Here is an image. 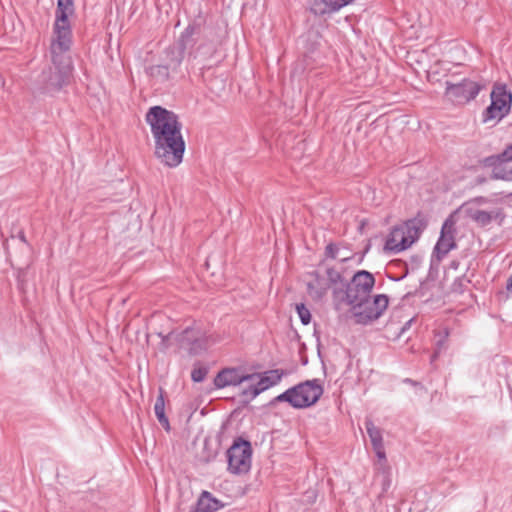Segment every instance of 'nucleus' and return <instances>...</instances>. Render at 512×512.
Masks as SVG:
<instances>
[{"mask_svg": "<svg viewBox=\"0 0 512 512\" xmlns=\"http://www.w3.org/2000/svg\"><path fill=\"white\" fill-rule=\"evenodd\" d=\"M154 138L155 157L165 166L177 167L183 160L186 144L179 116L162 106H152L145 116Z\"/></svg>", "mask_w": 512, "mask_h": 512, "instance_id": "f257e3e1", "label": "nucleus"}, {"mask_svg": "<svg viewBox=\"0 0 512 512\" xmlns=\"http://www.w3.org/2000/svg\"><path fill=\"white\" fill-rule=\"evenodd\" d=\"M189 34L187 43V61L201 64L200 69H210L223 42L222 30L219 26L208 22L207 16L201 11L183 30Z\"/></svg>", "mask_w": 512, "mask_h": 512, "instance_id": "f03ea898", "label": "nucleus"}, {"mask_svg": "<svg viewBox=\"0 0 512 512\" xmlns=\"http://www.w3.org/2000/svg\"><path fill=\"white\" fill-rule=\"evenodd\" d=\"M427 224V217L419 211L415 217L393 226L385 238L381 236L371 238L361 256H365L372 244L381 246L382 251L386 254L401 253L410 248L420 238Z\"/></svg>", "mask_w": 512, "mask_h": 512, "instance_id": "7ed1b4c3", "label": "nucleus"}, {"mask_svg": "<svg viewBox=\"0 0 512 512\" xmlns=\"http://www.w3.org/2000/svg\"><path fill=\"white\" fill-rule=\"evenodd\" d=\"M375 279L373 275L365 270L358 271L344 288H334V298L351 305L359 300L365 299L371 293Z\"/></svg>", "mask_w": 512, "mask_h": 512, "instance_id": "20e7f679", "label": "nucleus"}, {"mask_svg": "<svg viewBox=\"0 0 512 512\" xmlns=\"http://www.w3.org/2000/svg\"><path fill=\"white\" fill-rule=\"evenodd\" d=\"M490 99V105L482 112L481 122L495 125L510 112L512 94L505 85L495 84L490 93Z\"/></svg>", "mask_w": 512, "mask_h": 512, "instance_id": "39448f33", "label": "nucleus"}, {"mask_svg": "<svg viewBox=\"0 0 512 512\" xmlns=\"http://www.w3.org/2000/svg\"><path fill=\"white\" fill-rule=\"evenodd\" d=\"M252 452L249 440L241 436L236 437L226 451L228 471L235 475L248 473L251 469Z\"/></svg>", "mask_w": 512, "mask_h": 512, "instance_id": "423d86ee", "label": "nucleus"}, {"mask_svg": "<svg viewBox=\"0 0 512 512\" xmlns=\"http://www.w3.org/2000/svg\"><path fill=\"white\" fill-rule=\"evenodd\" d=\"M389 304V298L385 294H378L371 297H365L363 300H359L351 304L353 315L356 322L359 324L367 325L383 314Z\"/></svg>", "mask_w": 512, "mask_h": 512, "instance_id": "0eeeda50", "label": "nucleus"}, {"mask_svg": "<svg viewBox=\"0 0 512 512\" xmlns=\"http://www.w3.org/2000/svg\"><path fill=\"white\" fill-rule=\"evenodd\" d=\"M55 38L51 42L50 52L53 68L71 75L72 59L68 52L72 44V31L53 30Z\"/></svg>", "mask_w": 512, "mask_h": 512, "instance_id": "6e6552de", "label": "nucleus"}, {"mask_svg": "<svg viewBox=\"0 0 512 512\" xmlns=\"http://www.w3.org/2000/svg\"><path fill=\"white\" fill-rule=\"evenodd\" d=\"M255 374H257L255 377V380L257 379V381H252L251 384L247 388L243 389L240 393V396L242 397L241 402L243 404H248L260 393L278 384L285 372L282 369H273L263 373L256 372Z\"/></svg>", "mask_w": 512, "mask_h": 512, "instance_id": "1a4fd4ad", "label": "nucleus"}, {"mask_svg": "<svg viewBox=\"0 0 512 512\" xmlns=\"http://www.w3.org/2000/svg\"><path fill=\"white\" fill-rule=\"evenodd\" d=\"M292 388H296L294 397L295 409H303L313 406L321 398L324 389L319 379L306 380Z\"/></svg>", "mask_w": 512, "mask_h": 512, "instance_id": "9d476101", "label": "nucleus"}, {"mask_svg": "<svg viewBox=\"0 0 512 512\" xmlns=\"http://www.w3.org/2000/svg\"><path fill=\"white\" fill-rule=\"evenodd\" d=\"M189 34L181 32L179 37L168 47L163 50V60L164 64L171 69L172 73H177L181 64L185 59V55H187V43H188Z\"/></svg>", "mask_w": 512, "mask_h": 512, "instance_id": "9b49d317", "label": "nucleus"}, {"mask_svg": "<svg viewBox=\"0 0 512 512\" xmlns=\"http://www.w3.org/2000/svg\"><path fill=\"white\" fill-rule=\"evenodd\" d=\"M257 374H248L243 366L225 367L214 377L213 384L216 389L228 386H238L243 382L255 381Z\"/></svg>", "mask_w": 512, "mask_h": 512, "instance_id": "f8f14e48", "label": "nucleus"}, {"mask_svg": "<svg viewBox=\"0 0 512 512\" xmlns=\"http://www.w3.org/2000/svg\"><path fill=\"white\" fill-rule=\"evenodd\" d=\"M486 202L487 200L485 198H478L464 204L462 210L467 214L469 218H471L480 226H487L498 218L502 219L503 217L500 209H492L486 211L479 207Z\"/></svg>", "mask_w": 512, "mask_h": 512, "instance_id": "ddd939ff", "label": "nucleus"}, {"mask_svg": "<svg viewBox=\"0 0 512 512\" xmlns=\"http://www.w3.org/2000/svg\"><path fill=\"white\" fill-rule=\"evenodd\" d=\"M480 89L479 84L469 79L460 82L450 81V100L458 105L466 104L476 98Z\"/></svg>", "mask_w": 512, "mask_h": 512, "instance_id": "4468645a", "label": "nucleus"}, {"mask_svg": "<svg viewBox=\"0 0 512 512\" xmlns=\"http://www.w3.org/2000/svg\"><path fill=\"white\" fill-rule=\"evenodd\" d=\"M41 82L46 92L59 91L69 81L70 74L55 70L53 67L44 69L41 73Z\"/></svg>", "mask_w": 512, "mask_h": 512, "instance_id": "2eb2a0df", "label": "nucleus"}, {"mask_svg": "<svg viewBox=\"0 0 512 512\" xmlns=\"http://www.w3.org/2000/svg\"><path fill=\"white\" fill-rule=\"evenodd\" d=\"M74 11V0H57L56 19L53 30L65 29L72 31L69 16L74 14Z\"/></svg>", "mask_w": 512, "mask_h": 512, "instance_id": "dca6fc26", "label": "nucleus"}, {"mask_svg": "<svg viewBox=\"0 0 512 512\" xmlns=\"http://www.w3.org/2000/svg\"><path fill=\"white\" fill-rule=\"evenodd\" d=\"M323 273V269L319 267L307 273L313 278V281L307 283V292L315 300L322 299L329 289V283L323 277Z\"/></svg>", "mask_w": 512, "mask_h": 512, "instance_id": "f3484780", "label": "nucleus"}, {"mask_svg": "<svg viewBox=\"0 0 512 512\" xmlns=\"http://www.w3.org/2000/svg\"><path fill=\"white\" fill-rule=\"evenodd\" d=\"M497 179L512 180V144L501 154L500 162L493 169Z\"/></svg>", "mask_w": 512, "mask_h": 512, "instance_id": "a211bd4d", "label": "nucleus"}, {"mask_svg": "<svg viewBox=\"0 0 512 512\" xmlns=\"http://www.w3.org/2000/svg\"><path fill=\"white\" fill-rule=\"evenodd\" d=\"M223 503L217 498L213 497L208 491H203L196 504L191 507L190 512H214L222 508Z\"/></svg>", "mask_w": 512, "mask_h": 512, "instance_id": "6ab92c4d", "label": "nucleus"}, {"mask_svg": "<svg viewBox=\"0 0 512 512\" xmlns=\"http://www.w3.org/2000/svg\"><path fill=\"white\" fill-rule=\"evenodd\" d=\"M470 281L465 277H457L450 289V297H462L463 304L470 306L472 303V294L469 290Z\"/></svg>", "mask_w": 512, "mask_h": 512, "instance_id": "aec40b11", "label": "nucleus"}, {"mask_svg": "<svg viewBox=\"0 0 512 512\" xmlns=\"http://www.w3.org/2000/svg\"><path fill=\"white\" fill-rule=\"evenodd\" d=\"M158 391L159 394L154 405V412L160 425L164 428L165 431L169 432L171 427L168 417L165 414V391L162 387H159Z\"/></svg>", "mask_w": 512, "mask_h": 512, "instance_id": "412c9836", "label": "nucleus"}, {"mask_svg": "<svg viewBox=\"0 0 512 512\" xmlns=\"http://www.w3.org/2000/svg\"><path fill=\"white\" fill-rule=\"evenodd\" d=\"M146 74L157 82L165 83L171 79V69L166 64L151 65L146 67Z\"/></svg>", "mask_w": 512, "mask_h": 512, "instance_id": "4be33fe9", "label": "nucleus"}, {"mask_svg": "<svg viewBox=\"0 0 512 512\" xmlns=\"http://www.w3.org/2000/svg\"><path fill=\"white\" fill-rule=\"evenodd\" d=\"M319 268L323 269L324 274L327 276L326 281H327V283H329V288L332 285H336L338 283H340L342 285L341 288H344V285H346V282L344 281V278L342 277L341 272L339 270L335 269L334 267L329 266L326 263L325 259L319 263Z\"/></svg>", "mask_w": 512, "mask_h": 512, "instance_id": "5701e85b", "label": "nucleus"}, {"mask_svg": "<svg viewBox=\"0 0 512 512\" xmlns=\"http://www.w3.org/2000/svg\"><path fill=\"white\" fill-rule=\"evenodd\" d=\"M448 338V326H444L439 331H435L434 334V352L432 353L430 357V363L433 365L438 358L441 351L445 348V344L447 342Z\"/></svg>", "mask_w": 512, "mask_h": 512, "instance_id": "b1692460", "label": "nucleus"}, {"mask_svg": "<svg viewBox=\"0 0 512 512\" xmlns=\"http://www.w3.org/2000/svg\"><path fill=\"white\" fill-rule=\"evenodd\" d=\"M203 331L199 328L187 327L176 335V342L180 349L185 350L190 343Z\"/></svg>", "mask_w": 512, "mask_h": 512, "instance_id": "393cba45", "label": "nucleus"}, {"mask_svg": "<svg viewBox=\"0 0 512 512\" xmlns=\"http://www.w3.org/2000/svg\"><path fill=\"white\" fill-rule=\"evenodd\" d=\"M446 254H448V218L443 221L440 238L433 249L432 256Z\"/></svg>", "mask_w": 512, "mask_h": 512, "instance_id": "a878e982", "label": "nucleus"}, {"mask_svg": "<svg viewBox=\"0 0 512 512\" xmlns=\"http://www.w3.org/2000/svg\"><path fill=\"white\" fill-rule=\"evenodd\" d=\"M365 428L373 448L379 449L381 445H384L382 431L374 425L372 420L367 419L365 421Z\"/></svg>", "mask_w": 512, "mask_h": 512, "instance_id": "bb28decb", "label": "nucleus"}, {"mask_svg": "<svg viewBox=\"0 0 512 512\" xmlns=\"http://www.w3.org/2000/svg\"><path fill=\"white\" fill-rule=\"evenodd\" d=\"M207 349V337L204 332L199 334L185 349L190 356L201 354Z\"/></svg>", "mask_w": 512, "mask_h": 512, "instance_id": "cd10ccee", "label": "nucleus"}, {"mask_svg": "<svg viewBox=\"0 0 512 512\" xmlns=\"http://www.w3.org/2000/svg\"><path fill=\"white\" fill-rule=\"evenodd\" d=\"M310 11L317 16H323L325 14L335 12L332 11V5L328 3V0H313Z\"/></svg>", "mask_w": 512, "mask_h": 512, "instance_id": "c85d7f7f", "label": "nucleus"}, {"mask_svg": "<svg viewBox=\"0 0 512 512\" xmlns=\"http://www.w3.org/2000/svg\"><path fill=\"white\" fill-rule=\"evenodd\" d=\"M295 394H296V388L290 387L289 389H287L283 393H281L278 396H276L275 398H273L270 401L269 405L273 406L277 402H287L290 406L295 408V403H296V401L294 399V397L296 396Z\"/></svg>", "mask_w": 512, "mask_h": 512, "instance_id": "c756f323", "label": "nucleus"}, {"mask_svg": "<svg viewBox=\"0 0 512 512\" xmlns=\"http://www.w3.org/2000/svg\"><path fill=\"white\" fill-rule=\"evenodd\" d=\"M209 372V367L206 365H202L199 361H197L193 369L191 371V379L193 382L200 383L205 380L207 374Z\"/></svg>", "mask_w": 512, "mask_h": 512, "instance_id": "7c9ffc66", "label": "nucleus"}, {"mask_svg": "<svg viewBox=\"0 0 512 512\" xmlns=\"http://www.w3.org/2000/svg\"><path fill=\"white\" fill-rule=\"evenodd\" d=\"M507 431V425L505 422L501 421L491 425L488 428L487 436L491 439H501L504 437Z\"/></svg>", "mask_w": 512, "mask_h": 512, "instance_id": "2f4dec72", "label": "nucleus"}, {"mask_svg": "<svg viewBox=\"0 0 512 512\" xmlns=\"http://www.w3.org/2000/svg\"><path fill=\"white\" fill-rule=\"evenodd\" d=\"M296 311L303 325H308L311 322V313L305 304H297Z\"/></svg>", "mask_w": 512, "mask_h": 512, "instance_id": "473e14b6", "label": "nucleus"}, {"mask_svg": "<svg viewBox=\"0 0 512 512\" xmlns=\"http://www.w3.org/2000/svg\"><path fill=\"white\" fill-rule=\"evenodd\" d=\"M452 50L455 52V56L453 57V60H450V63L452 62L455 65H460L466 59L465 49L459 43H456L452 47Z\"/></svg>", "mask_w": 512, "mask_h": 512, "instance_id": "72a5a7b5", "label": "nucleus"}, {"mask_svg": "<svg viewBox=\"0 0 512 512\" xmlns=\"http://www.w3.org/2000/svg\"><path fill=\"white\" fill-rule=\"evenodd\" d=\"M10 241L13 242V243H18V244H20L22 246H26L27 245L25 234H24L23 230L18 231L17 236L12 235L10 240H6V242L4 243V248H5V252L7 254H10V251H9V242Z\"/></svg>", "mask_w": 512, "mask_h": 512, "instance_id": "f704fd0d", "label": "nucleus"}, {"mask_svg": "<svg viewBox=\"0 0 512 512\" xmlns=\"http://www.w3.org/2000/svg\"><path fill=\"white\" fill-rule=\"evenodd\" d=\"M511 293H512V274L510 275V277L507 280L506 292H503V291L498 292V294H497L498 300L504 301V302L507 301L509 299Z\"/></svg>", "mask_w": 512, "mask_h": 512, "instance_id": "c9c22d12", "label": "nucleus"}, {"mask_svg": "<svg viewBox=\"0 0 512 512\" xmlns=\"http://www.w3.org/2000/svg\"><path fill=\"white\" fill-rule=\"evenodd\" d=\"M354 0H328V3L332 5V11H338L344 6L351 4Z\"/></svg>", "mask_w": 512, "mask_h": 512, "instance_id": "e433bc0d", "label": "nucleus"}, {"mask_svg": "<svg viewBox=\"0 0 512 512\" xmlns=\"http://www.w3.org/2000/svg\"><path fill=\"white\" fill-rule=\"evenodd\" d=\"M339 251L337 244L329 243L325 248L324 256H335Z\"/></svg>", "mask_w": 512, "mask_h": 512, "instance_id": "4c0bfd02", "label": "nucleus"}, {"mask_svg": "<svg viewBox=\"0 0 512 512\" xmlns=\"http://www.w3.org/2000/svg\"><path fill=\"white\" fill-rule=\"evenodd\" d=\"M391 265H395V266H400V265H404V273L398 278V279H402L404 278L407 274H408V266H407V263L406 262H403V260L401 258H396L395 260L391 261L390 263Z\"/></svg>", "mask_w": 512, "mask_h": 512, "instance_id": "58836bf2", "label": "nucleus"}, {"mask_svg": "<svg viewBox=\"0 0 512 512\" xmlns=\"http://www.w3.org/2000/svg\"><path fill=\"white\" fill-rule=\"evenodd\" d=\"M373 450L380 461H382V460L386 461V453H385L384 445H381L379 449L373 448Z\"/></svg>", "mask_w": 512, "mask_h": 512, "instance_id": "ea45409f", "label": "nucleus"}, {"mask_svg": "<svg viewBox=\"0 0 512 512\" xmlns=\"http://www.w3.org/2000/svg\"><path fill=\"white\" fill-rule=\"evenodd\" d=\"M437 76V72H429L428 73V78L430 81H440L439 78L436 77Z\"/></svg>", "mask_w": 512, "mask_h": 512, "instance_id": "a19ab883", "label": "nucleus"}, {"mask_svg": "<svg viewBox=\"0 0 512 512\" xmlns=\"http://www.w3.org/2000/svg\"><path fill=\"white\" fill-rule=\"evenodd\" d=\"M172 335V333H169L167 335H162L161 333L159 334V336L162 338V343L165 344L166 341L169 339V337Z\"/></svg>", "mask_w": 512, "mask_h": 512, "instance_id": "79ce46f5", "label": "nucleus"}, {"mask_svg": "<svg viewBox=\"0 0 512 512\" xmlns=\"http://www.w3.org/2000/svg\"><path fill=\"white\" fill-rule=\"evenodd\" d=\"M201 265L204 266L206 268V270L208 271L209 267H210L208 258H203V263Z\"/></svg>", "mask_w": 512, "mask_h": 512, "instance_id": "37998d69", "label": "nucleus"}, {"mask_svg": "<svg viewBox=\"0 0 512 512\" xmlns=\"http://www.w3.org/2000/svg\"><path fill=\"white\" fill-rule=\"evenodd\" d=\"M368 221L366 219H363L360 221V225H359V230L362 231L365 227V225H367Z\"/></svg>", "mask_w": 512, "mask_h": 512, "instance_id": "c03bdc74", "label": "nucleus"}, {"mask_svg": "<svg viewBox=\"0 0 512 512\" xmlns=\"http://www.w3.org/2000/svg\"><path fill=\"white\" fill-rule=\"evenodd\" d=\"M412 322L413 318L405 323V325L401 328V332H404L407 329V327L411 325Z\"/></svg>", "mask_w": 512, "mask_h": 512, "instance_id": "a18cd8bd", "label": "nucleus"}, {"mask_svg": "<svg viewBox=\"0 0 512 512\" xmlns=\"http://www.w3.org/2000/svg\"><path fill=\"white\" fill-rule=\"evenodd\" d=\"M443 258L437 257V258H431V266L434 264V262L439 263Z\"/></svg>", "mask_w": 512, "mask_h": 512, "instance_id": "49530a36", "label": "nucleus"}, {"mask_svg": "<svg viewBox=\"0 0 512 512\" xmlns=\"http://www.w3.org/2000/svg\"><path fill=\"white\" fill-rule=\"evenodd\" d=\"M412 295H413V293L408 292V293H406V294L403 296V299H407V298H409V297H410V296H412Z\"/></svg>", "mask_w": 512, "mask_h": 512, "instance_id": "de8ad7c7", "label": "nucleus"}, {"mask_svg": "<svg viewBox=\"0 0 512 512\" xmlns=\"http://www.w3.org/2000/svg\"><path fill=\"white\" fill-rule=\"evenodd\" d=\"M450 268H457V264L455 263V261L450 262Z\"/></svg>", "mask_w": 512, "mask_h": 512, "instance_id": "09e8293b", "label": "nucleus"}, {"mask_svg": "<svg viewBox=\"0 0 512 512\" xmlns=\"http://www.w3.org/2000/svg\"><path fill=\"white\" fill-rule=\"evenodd\" d=\"M445 94L448 93V80H445Z\"/></svg>", "mask_w": 512, "mask_h": 512, "instance_id": "8fccbe9b", "label": "nucleus"}, {"mask_svg": "<svg viewBox=\"0 0 512 512\" xmlns=\"http://www.w3.org/2000/svg\"><path fill=\"white\" fill-rule=\"evenodd\" d=\"M449 247H450V250H452L454 247V244L452 242H450Z\"/></svg>", "mask_w": 512, "mask_h": 512, "instance_id": "3c124183", "label": "nucleus"}, {"mask_svg": "<svg viewBox=\"0 0 512 512\" xmlns=\"http://www.w3.org/2000/svg\"><path fill=\"white\" fill-rule=\"evenodd\" d=\"M348 259H349V258L344 257V258H342V261L344 262V261H346V260H348Z\"/></svg>", "mask_w": 512, "mask_h": 512, "instance_id": "603ef678", "label": "nucleus"}]
</instances>
